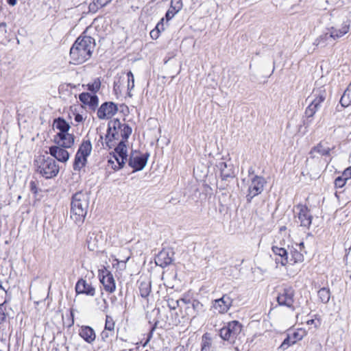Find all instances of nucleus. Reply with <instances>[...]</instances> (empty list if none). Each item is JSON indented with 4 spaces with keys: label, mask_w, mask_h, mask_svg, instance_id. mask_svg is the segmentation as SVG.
I'll return each instance as SVG.
<instances>
[{
    "label": "nucleus",
    "mask_w": 351,
    "mask_h": 351,
    "mask_svg": "<svg viewBox=\"0 0 351 351\" xmlns=\"http://www.w3.org/2000/svg\"><path fill=\"white\" fill-rule=\"evenodd\" d=\"M132 134V128L120 120L114 119L110 120L108 124L107 133L106 134V143L108 148L111 149L115 146L117 141L120 138L128 140Z\"/></svg>",
    "instance_id": "obj_1"
},
{
    "label": "nucleus",
    "mask_w": 351,
    "mask_h": 351,
    "mask_svg": "<svg viewBox=\"0 0 351 351\" xmlns=\"http://www.w3.org/2000/svg\"><path fill=\"white\" fill-rule=\"evenodd\" d=\"M88 193L77 192L73 195L71 204V218L77 225L82 224L87 214Z\"/></svg>",
    "instance_id": "obj_2"
},
{
    "label": "nucleus",
    "mask_w": 351,
    "mask_h": 351,
    "mask_svg": "<svg viewBox=\"0 0 351 351\" xmlns=\"http://www.w3.org/2000/svg\"><path fill=\"white\" fill-rule=\"evenodd\" d=\"M36 173L45 179H51L57 176L60 167L56 160L50 156L41 155L34 160Z\"/></svg>",
    "instance_id": "obj_3"
},
{
    "label": "nucleus",
    "mask_w": 351,
    "mask_h": 351,
    "mask_svg": "<svg viewBox=\"0 0 351 351\" xmlns=\"http://www.w3.org/2000/svg\"><path fill=\"white\" fill-rule=\"evenodd\" d=\"M88 27L82 34L77 38L70 49V56L74 64H80L84 62L88 56V40L86 34Z\"/></svg>",
    "instance_id": "obj_4"
},
{
    "label": "nucleus",
    "mask_w": 351,
    "mask_h": 351,
    "mask_svg": "<svg viewBox=\"0 0 351 351\" xmlns=\"http://www.w3.org/2000/svg\"><path fill=\"white\" fill-rule=\"evenodd\" d=\"M127 141L121 139L117 141L114 152H113L112 156L108 160V163L111 165V167L114 170L121 169L125 163L128 157L125 145Z\"/></svg>",
    "instance_id": "obj_5"
},
{
    "label": "nucleus",
    "mask_w": 351,
    "mask_h": 351,
    "mask_svg": "<svg viewBox=\"0 0 351 351\" xmlns=\"http://www.w3.org/2000/svg\"><path fill=\"white\" fill-rule=\"evenodd\" d=\"M242 330V325L238 321H232L219 330V335L224 341L234 343Z\"/></svg>",
    "instance_id": "obj_6"
},
{
    "label": "nucleus",
    "mask_w": 351,
    "mask_h": 351,
    "mask_svg": "<svg viewBox=\"0 0 351 351\" xmlns=\"http://www.w3.org/2000/svg\"><path fill=\"white\" fill-rule=\"evenodd\" d=\"M88 157V140H84L80 148L78 149L73 162V170L80 173L82 171L85 173V166Z\"/></svg>",
    "instance_id": "obj_7"
},
{
    "label": "nucleus",
    "mask_w": 351,
    "mask_h": 351,
    "mask_svg": "<svg viewBox=\"0 0 351 351\" xmlns=\"http://www.w3.org/2000/svg\"><path fill=\"white\" fill-rule=\"evenodd\" d=\"M266 183L265 179L262 176H254L251 179V182L248 186L247 193L246 195L247 203H250L254 197L263 191Z\"/></svg>",
    "instance_id": "obj_8"
},
{
    "label": "nucleus",
    "mask_w": 351,
    "mask_h": 351,
    "mask_svg": "<svg viewBox=\"0 0 351 351\" xmlns=\"http://www.w3.org/2000/svg\"><path fill=\"white\" fill-rule=\"evenodd\" d=\"M295 291L290 286L282 288L277 296V302L280 306H284L292 311L295 310L293 306Z\"/></svg>",
    "instance_id": "obj_9"
},
{
    "label": "nucleus",
    "mask_w": 351,
    "mask_h": 351,
    "mask_svg": "<svg viewBox=\"0 0 351 351\" xmlns=\"http://www.w3.org/2000/svg\"><path fill=\"white\" fill-rule=\"evenodd\" d=\"M149 156V153L141 154L136 151L132 152L129 158L128 165L134 169V171H141L147 165Z\"/></svg>",
    "instance_id": "obj_10"
},
{
    "label": "nucleus",
    "mask_w": 351,
    "mask_h": 351,
    "mask_svg": "<svg viewBox=\"0 0 351 351\" xmlns=\"http://www.w3.org/2000/svg\"><path fill=\"white\" fill-rule=\"evenodd\" d=\"M99 280L102 283L104 289L109 292L112 293L115 291L116 285L113 275L107 269L104 268L99 270Z\"/></svg>",
    "instance_id": "obj_11"
},
{
    "label": "nucleus",
    "mask_w": 351,
    "mask_h": 351,
    "mask_svg": "<svg viewBox=\"0 0 351 351\" xmlns=\"http://www.w3.org/2000/svg\"><path fill=\"white\" fill-rule=\"evenodd\" d=\"M351 21L347 19L344 21L340 27L338 25L332 26L330 27H327L326 30L330 33V36L335 41L337 39L341 38L345 34H346L350 28Z\"/></svg>",
    "instance_id": "obj_12"
},
{
    "label": "nucleus",
    "mask_w": 351,
    "mask_h": 351,
    "mask_svg": "<svg viewBox=\"0 0 351 351\" xmlns=\"http://www.w3.org/2000/svg\"><path fill=\"white\" fill-rule=\"evenodd\" d=\"M335 149V147H330L328 143L320 141L317 145L313 147L309 152V156L311 158H318L321 156H330V152Z\"/></svg>",
    "instance_id": "obj_13"
},
{
    "label": "nucleus",
    "mask_w": 351,
    "mask_h": 351,
    "mask_svg": "<svg viewBox=\"0 0 351 351\" xmlns=\"http://www.w3.org/2000/svg\"><path fill=\"white\" fill-rule=\"evenodd\" d=\"M118 110L117 106L113 102H105L97 110V117L99 119H110L114 116Z\"/></svg>",
    "instance_id": "obj_14"
},
{
    "label": "nucleus",
    "mask_w": 351,
    "mask_h": 351,
    "mask_svg": "<svg viewBox=\"0 0 351 351\" xmlns=\"http://www.w3.org/2000/svg\"><path fill=\"white\" fill-rule=\"evenodd\" d=\"M54 143L56 146L62 147L64 148H70L74 143V136L69 132L64 133H57L53 138Z\"/></svg>",
    "instance_id": "obj_15"
},
{
    "label": "nucleus",
    "mask_w": 351,
    "mask_h": 351,
    "mask_svg": "<svg viewBox=\"0 0 351 351\" xmlns=\"http://www.w3.org/2000/svg\"><path fill=\"white\" fill-rule=\"evenodd\" d=\"M232 299L228 295H223L221 298L214 300L213 307L219 313H225L230 308Z\"/></svg>",
    "instance_id": "obj_16"
},
{
    "label": "nucleus",
    "mask_w": 351,
    "mask_h": 351,
    "mask_svg": "<svg viewBox=\"0 0 351 351\" xmlns=\"http://www.w3.org/2000/svg\"><path fill=\"white\" fill-rule=\"evenodd\" d=\"M297 208L299 209L298 220L300 226L308 228L312 223L313 217L310 210L305 205L299 204Z\"/></svg>",
    "instance_id": "obj_17"
},
{
    "label": "nucleus",
    "mask_w": 351,
    "mask_h": 351,
    "mask_svg": "<svg viewBox=\"0 0 351 351\" xmlns=\"http://www.w3.org/2000/svg\"><path fill=\"white\" fill-rule=\"evenodd\" d=\"M216 167L219 170L223 180H227L228 178H232L235 176L233 165L231 163L228 164L226 162L219 161Z\"/></svg>",
    "instance_id": "obj_18"
},
{
    "label": "nucleus",
    "mask_w": 351,
    "mask_h": 351,
    "mask_svg": "<svg viewBox=\"0 0 351 351\" xmlns=\"http://www.w3.org/2000/svg\"><path fill=\"white\" fill-rule=\"evenodd\" d=\"M271 250L275 255V262L277 265L285 266L289 263L288 252L285 248L273 246Z\"/></svg>",
    "instance_id": "obj_19"
},
{
    "label": "nucleus",
    "mask_w": 351,
    "mask_h": 351,
    "mask_svg": "<svg viewBox=\"0 0 351 351\" xmlns=\"http://www.w3.org/2000/svg\"><path fill=\"white\" fill-rule=\"evenodd\" d=\"M50 155L60 162H65L69 158V154L65 148L59 146L49 147Z\"/></svg>",
    "instance_id": "obj_20"
},
{
    "label": "nucleus",
    "mask_w": 351,
    "mask_h": 351,
    "mask_svg": "<svg viewBox=\"0 0 351 351\" xmlns=\"http://www.w3.org/2000/svg\"><path fill=\"white\" fill-rule=\"evenodd\" d=\"M320 107L321 106L317 102L312 100L310 101L304 112L306 119L303 121V124L306 128H308L311 124L314 114L320 108Z\"/></svg>",
    "instance_id": "obj_21"
},
{
    "label": "nucleus",
    "mask_w": 351,
    "mask_h": 351,
    "mask_svg": "<svg viewBox=\"0 0 351 351\" xmlns=\"http://www.w3.org/2000/svg\"><path fill=\"white\" fill-rule=\"evenodd\" d=\"M201 311H203V304L197 300H192L191 304L185 308V316L193 319L196 317Z\"/></svg>",
    "instance_id": "obj_22"
},
{
    "label": "nucleus",
    "mask_w": 351,
    "mask_h": 351,
    "mask_svg": "<svg viewBox=\"0 0 351 351\" xmlns=\"http://www.w3.org/2000/svg\"><path fill=\"white\" fill-rule=\"evenodd\" d=\"M172 261V256L166 250L160 251L156 258V264L162 268L171 264Z\"/></svg>",
    "instance_id": "obj_23"
},
{
    "label": "nucleus",
    "mask_w": 351,
    "mask_h": 351,
    "mask_svg": "<svg viewBox=\"0 0 351 351\" xmlns=\"http://www.w3.org/2000/svg\"><path fill=\"white\" fill-rule=\"evenodd\" d=\"M335 40L330 36V33L326 29L323 34L319 36L314 41L313 45L317 47H325L328 45H330Z\"/></svg>",
    "instance_id": "obj_24"
},
{
    "label": "nucleus",
    "mask_w": 351,
    "mask_h": 351,
    "mask_svg": "<svg viewBox=\"0 0 351 351\" xmlns=\"http://www.w3.org/2000/svg\"><path fill=\"white\" fill-rule=\"evenodd\" d=\"M302 0H284L283 5L286 7V12L290 14L299 12L301 10Z\"/></svg>",
    "instance_id": "obj_25"
},
{
    "label": "nucleus",
    "mask_w": 351,
    "mask_h": 351,
    "mask_svg": "<svg viewBox=\"0 0 351 351\" xmlns=\"http://www.w3.org/2000/svg\"><path fill=\"white\" fill-rule=\"evenodd\" d=\"M313 99L312 101L317 102L321 106V104L324 102L327 96L326 88L325 86L316 87L313 89L312 93Z\"/></svg>",
    "instance_id": "obj_26"
},
{
    "label": "nucleus",
    "mask_w": 351,
    "mask_h": 351,
    "mask_svg": "<svg viewBox=\"0 0 351 351\" xmlns=\"http://www.w3.org/2000/svg\"><path fill=\"white\" fill-rule=\"evenodd\" d=\"M138 289L141 296L143 298H147L152 291L151 281L149 280H140Z\"/></svg>",
    "instance_id": "obj_27"
},
{
    "label": "nucleus",
    "mask_w": 351,
    "mask_h": 351,
    "mask_svg": "<svg viewBox=\"0 0 351 351\" xmlns=\"http://www.w3.org/2000/svg\"><path fill=\"white\" fill-rule=\"evenodd\" d=\"M53 129H56L59 130L58 133H64L69 132L70 129L69 124L63 119V118H58L53 121Z\"/></svg>",
    "instance_id": "obj_28"
},
{
    "label": "nucleus",
    "mask_w": 351,
    "mask_h": 351,
    "mask_svg": "<svg viewBox=\"0 0 351 351\" xmlns=\"http://www.w3.org/2000/svg\"><path fill=\"white\" fill-rule=\"evenodd\" d=\"M112 0H93L89 3V12L95 13L99 8L110 3Z\"/></svg>",
    "instance_id": "obj_29"
},
{
    "label": "nucleus",
    "mask_w": 351,
    "mask_h": 351,
    "mask_svg": "<svg viewBox=\"0 0 351 351\" xmlns=\"http://www.w3.org/2000/svg\"><path fill=\"white\" fill-rule=\"evenodd\" d=\"M340 103L343 107H347L351 105V82L341 97Z\"/></svg>",
    "instance_id": "obj_30"
},
{
    "label": "nucleus",
    "mask_w": 351,
    "mask_h": 351,
    "mask_svg": "<svg viewBox=\"0 0 351 351\" xmlns=\"http://www.w3.org/2000/svg\"><path fill=\"white\" fill-rule=\"evenodd\" d=\"M317 294H318L319 299L320 300V301L322 303L326 304L329 302L330 298V291L328 288H326V287L321 288L318 291Z\"/></svg>",
    "instance_id": "obj_31"
},
{
    "label": "nucleus",
    "mask_w": 351,
    "mask_h": 351,
    "mask_svg": "<svg viewBox=\"0 0 351 351\" xmlns=\"http://www.w3.org/2000/svg\"><path fill=\"white\" fill-rule=\"evenodd\" d=\"M290 253L291 255L290 261L293 262L291 264L302 263L304 261L303 254L298 249H291Z\"/></svg>",
    "instance_id": "obj_32"
},
{
    "label": "nucleus",
    "mask_w": 351,
    "mask_h": 351,
    "mask_svg": "<svg viewBox=\"0 0 351 351\" xmlns=\"http://www.w3.org/2000/svg\"><path fill=\"white\" fill-rule=\"evenodd\" d=\"M75 291L77 294L86 293L88 294V285L86 281L83 278L80 279L75 285Z\"/></svg>",
    "instance_id": "obj_33"
},
{
    "label": "nucleus",
    "mask_w": 351,
    "mask_h": 351,
    "mask_svg": "<svg viewBox=\"0 0 351 351\" xmlns=\"http://www.w3.org/2000/svg\"><path fill=\"white\" fill-rule=\"evenodd\" d=\"M296 343L295 339H293L289 335H287V337L284 339L281 345L278 347V350L280 351H284L287 350L290 346L293 345Z\"/></svg>",
    "instance_id": "obj_34"
},
{
    "label": "nucleus",
    "mask_w": 351,
    "mask_h": 351,
    "mask_svg": "<svg viewBox=\"0 0 351 351\" xmlns=\"http://www.w3.org/2000/svg\"><path fill=\"white\" fill-rule=\"evenodd\" d=\"M98 104H99V99H98V97L95 95V93H93V95H92L89 93V102H88L89 110H92L95 111L96 108L98 106Z\"/></svg>",
    "instance_id": "obj_35"
},
{
    "label": "nucleus",
    "mask_w": 351,
    "mask_h": 351,
    "mask_svg": "<svg viewBox=\"0 0 351 351\" xmlns=\"http://www.w3.org/2000/svg\"><path fill=\"white\" fill-rule=\"evenodd\" d=\"M104 329H106V330L111 331V332H114V322L113 320V318L110 315L106 316Z\"/></svg>",
    "instance_id": "obj_36"
},
{
    "label": "nucleus",
    "mask_w": 351,
    "mask_h": 351,
    "mask_svg": "<svg viewBox=\"0 0 351 351\" xmlns=\"http://www.w3.org/2000/svg\"><path fill=\"white\" fill-rule=\"evenodd\" d=\"M101 86V82L99 78H97L94 80L92 84H89V92H92L93 93H95L98 91Z\"/></svg>",
    "instance_id": "obj_37"
},
{
    "label": "nucleus",
    "mask_w": 351,
    "mask_h": 351,
    "mask_svg": "<svg viewBox=\"0 0 351 351\" xmlns=\"http://www.w3.org/2000/svg\"><path fill=\"white\" fill-rule=\"evenodd\" d=\"M8 302L6 299L3 300L2 302H0V324L5 321L6 315L5 313V308L4 304Z\"/></svg>",
    "instance_id": "obj_38"
},
{
    "label": "nucleus",
    "mask_w": 351,
    "mask_h": 351,
    "mask_svg": "<svg viewBox=\"0 0 351 351\" xmlns=\"http://www.w3.org/2000/svg\"><path fill=\"white\" fill-rule=\"evenodd\" d=\"M158 323V321H156L154 323V326H152L149 333L147 334V337L144 343H142V341L141 342V343L143 345V347H145L147 345V343L149 342L151 339L152 338L154 331L155 330Z\"/></svg>",
    "instance_id": "obj_39"
},
{
    "label": "nucleus",
    "mask_w": 351,
    "mask_h": 351,
    "mask_svg": "<svg viewBox=\"0 0 351 351\" xmlns=\"http://www.w3.org/2000/svg\"><path fill=\"white\" fill-rule=\"evenodd\" d=\"M347 179L342 175L341 176H338L335 180V186L336 188H342L345 186Z\"/></svg>",
    "instance_id": "obj_40"
},
{
    "label": "nucleus",
    "mask_w": 351,
    "mask_h": 351,
    "mask_svg": "<svg viewBox=\"0 0 351 351\" xmlns=\"http://www.w3.org/2000/svg\"><path fill=\"white\" fill-rule=\"evenodd\" d=\"M180 323H181V321L180 319L178 313L177 312L172 313L169 324L173 326H178Z\"/></svg>",
    "instance_id": "obj_41"
},
{
    "label": "nucleus",
    "mask_w": 351,
    "mask_h": 351,
    "mask_svg": "<svg viewBox=\"0 0 351 351\" xmlns=\"http://www.w3.org/2000/svg\"><path fill=\"white\" fill-rule=\"evenodd\" d=\"M180 300L169 298L167 300V306L171 310H176L179 306Z\"/></svg>",
    "instance_id": "obj_42"
},
{
    "label": "nucleus",
    "mask_w": 351,
    "mask_h": 351,
    "mask_svg": "<svg viewBox=\"0 0 351 351\" xmlns=\"http://www.w3.org/2000/svg\"><path fill=\"white\" fill-rule=\"evenodd\" d=\"M127 75H128V88L129 90H132L134 87V75L132 73V71H129V72H128Z\"/></svg>",
    "instance_id": "obj_43"
},
{
    "label": "nucleus",
    "mask_w": 351,
    "mask_h": 351,
    "mask_svg": "<svg viewBox=\"0 0 351 351\" xmlns=\"http://www.w3.org/2000/svg\"><path fill=\"white\" fill-rule=\"evenodd\" d=\"M178 12L175 10V8H172L171 6H170L169 9L167 10L165 14L167 21L171 20Z\"/></svg>",
    "instance_id": "obj_44"
},
{
    "label": "nucleus",
    "mask_w": 351,
    "mask_h": 351,
    "mask_svg": "<svg viewBox=\"0 0 351 351\" xmlns=\"http://www.w3.org/2000/svg\"><path fill=\"white\" fill-rule=\"evenodd\" d=\"M171 6L175 8V10L179 12L182 8V3L181 0H171Z\"/></svg>",
    "instance_id": "obj_45"
},
{
    "label": "nucleus",
    "mask_w": 351,
    "mask_h": 351,
    "mask_svg": "<svg viewBox=\"0 0 351 351\" xmlns=\"http://www.w3.org/2000/svg\"><path fill=\"white\" fill-rule=\"evenodd\" d=\"M149 34L152 39H157L160 36V30H158V26H156L155 28L150 32Z\"/></svg>",
    "instance_id": "obj_46"
},
{
    "label": "nucleus",
    "mask_w": 351,
    "mask_h": 351,
    "mask_svg": "<svg viewBox=\"0 0 351 351\" xmlns=\"http://www.w3.org/2000/svg\"><path fill=\"white\" fill-rule=\"evenodd\" d=\"M114 335V332H111V331L106 330L104 329L101 333V338L104 341H106V339Z\"/></svg>",
    "instance_id": "obj_47"
},
{
    "label": "nucleus",
    "mask_w": 351,
    "mask_h": 351,
    "mask_svg": "<svg viewBox=\"0 0 351 351\" xmlns=\"http://www.w3.org/2000/svg\"><path fill=\"white\" fill-rule=\"evenodd\" d=\"M80 335L88 342V326H83L80 332Z\"/></svg>",
    "instance_id": "obj_48"
},
{
    "label": "nucleus",
    "mask_w": 351,
    "mask_h": 351,
    "mask_svg": "<svg viewBox=\"0 0 351 351\" xmlns=\"http://www.w3.org/2000/svg\"><path fill=\"white\" fill-rule=\"evenodd\" d=\"M79 99L84 106L88 105V93H81L79 96Z\"/></svg>",
    "instance_id": "obj_49"
},
{
    "label": "nucleus",
    "mask_w": 351,
    "mask_h": 351,
    "mask_svg": "<svg viewBox=\"0 0 351 351\" xmlns=\"http://www.w3.org/2000/svg\"><path fill=\"white\" fill-rule=\"evenodd\" d=\"M29 187H30V191L34 195H37V193H38V187H37V184H36V182L31 181L30 183H29Z\"/></svg>",
    "instance_id": "obj_50"
},
{
    "label": "nucleus",
    "mask_w": 351,
    "mask_h": 351,
    "mask_svg": "<svg viewBox=\"0 0 351 351\" xmlns=\"http://www.w3.org/2000/svg\"><path fill=\"white\" fill-rule=\"evenodd\" d=\"M347 180L351 179V166L346 168L342 174Z\"/></svg>",
    "instance_id": "obj_51"
},
{
    "label": "nucleus",
    "mask_w": 351,
    "mask_h": 351,
    "mask_svg": "<svg viewBox=\"0 0 351 351\" xmlns=\"http://www.w3.org/2000/svg\"><path fill=\"white\" fill-rule=\"evenodd\" d=\"M96 335L94 330L89 326V343L95 339Z\"/></svg>",
    "instance_id": "obj_52"
},
{
    "label": "nucleus",
    "mask_w": 351,
    "mask_h": 351,
    "mask_svg": "<svg viewBox=\"0 0 351 351\" xmlns=\"http://www.w3.org/2000/svg\"><path fill=\"white\" fill-rule=\"evenodd\" d=\"M179 300H180V302H183L184 304H186V306H189V305H190V304H191V301H192V300H190V299L186 298H185V297L182 298H181V299H180Z\"/></svg>",
    "instance_id": "obj_53"
},
{
    "label": "nucleus",
    "mask_w": 351,
    "mask_h": 351,
    "mask_svg": "<svg viewBox=\"0 0 351 351\" xmlns=\"http://www.w3.org/2000/svg\"><path fill=\"white\" fill-rule=\"evenodd\" d=\"M163 21H164V18L161 19L160 21L158 22L156 25V26H158V30H160V33L162 32V31H164L165 28H164V24H163Z\"/></svg>",
    "instance_id": "obj_54"
},
{
    "label": "nucleus",
    "mask_w": 351,
    "mask_h": 351,
    "mask_svg": "<svg viewBox=\"0 0 351 351\" xmlns=\"http://www.w3.org/2000/svg\"><path fill=\"white\" fill-rule=\"evenodd\" d=\"M0 295L2 298H4L7 295V291L1 285H0Z\"/></svg>",
    "instance_id": "obj_55"
},
{
    "label": "nucleus",
    "mask_w": 351,
    "mask_h": 351,
    "mask_svg": "<svg viewBox=\"0 0 351 351\" xmlns=\"http://www.w3.org/2000/svg\"><path fill=\"white\" fill-rule=\"evenodd\" d=\"M74 119L76 122L80 123L83 121V117L80 114L77 113L75 114Z\"/></svg>",
    "instance_id": "obj_56"
},
{
    "label": "nucleus",
    "mask_w": 351,
    "mask_h": 351,
    "mask_svg": "<svg viewBox=\"0 0 351 351\" xmlns=\"http://www.w3.org/2000/svg\"><path fill=\"white\" fill-rule=\"evenodd\" d=\"M210 343L208 342H204L202 346V351H207L209 349Z\"/></svg>",
    "instance_id": "obj_57"
},
{
    "label": "nucleus",
    "mask_w": 351,
    "mask_h": 351,
    "mask_svg": "<svg viewBox=\"0 0 351 351\" xmlns=\"http://www.w3.org/2000/svg\"><path fill=\"white\" fill-rule=\"evenodd\" d=\"M128 259H129V258H128L124 261H119L118 259H115V261H117V265H119L120 263H121V266L123 267V269H125V263L128 261Z\"/></svg>",
    "instance_id": "obj_58"
},
{
    "label": "nucleus",
    "mask_w": 351,
    "mask_h": 351,
    "mask_svg": "<svg viewBox=\"0 0 351 351\" xmlns=\"http://www.w3.org/2000/svg\"><path fill=\"white\" fill-rule=\"evenodd\" d=\"M7 3L10 6H14L16 4V3H17V0H7Z\"/></svg>",
    "instance_id": "obj_59"
},
{
    "label": "nucleus",
    "mask_w": 351,
    "mask_h": 351,
    "mask_svg": "<svg viewBox=\"0 0 351 351\" xmlns=\"http://www.w3.org/2000/svg\"><path fill=\"white\" fill-rule=\"evenodd\" d=\"M95 292V288L89 285V295H94Z\"/></svg>",
    "instance_id": "obj_60"
},
{
    "label": "nucleus",
    "mask_w": 351,
    "mask_h": 351,
    "mask_svg": "<svg viewBox=\"0 0 351 351\" xmlns=\"http://www.w3.org/2000/svg\"><path fill=\"white\" fill-rule=\"evenodd\" d=\"M306 324L308 325H312V324H315V320L311 319H308L306 321Z\"/></svg>",
    "instance_id": "obj_61"
},
{
    "label": "nucleus",
    "mask_w": 351,
    "mask_h": 351,
    "mask_svg": "<svg viewBox=\"0 0 351 351\" xmlns=\"http://www.w3.org/2000/svg\"><path fill=\"white\" fill-rule=\"evenodd\" d=\"M298 332H294L293 333V339H295L297 341V339H300L301 338H298Z\"/></svg>",
    "instance_id": "obj_62"
},
{
    "label": "nucleus",
    "mask_w": 351,
    "mask_h": 351,
    "mask_svg": "<svg viewBox=\"0 0 351 351\" xmlns=\"http://www.w3.org/2000/svg\"><path fill=\"white\" fill-rule=\"evenodd\" d=\"M298 246L300 249V251H302V248L304 247V243L301 242L299 245H298Z\"/></svg>",
    "instance_id": "obj_63"
},
{
    "label": "nucleus",
    "mask_w": 351,
    "mask_h": 351,
    "mask_svg": "<svg viewBox=\"0 0 351 351\" xmlns=\"http://www.w3.org/2000/svg\"><path fill=\"white\" fill-rule=\"evenodd\" d=\"M254 172V169L252 167L250 168L248 170L249 174H253Z\"/></svg>",
    "instance_id": "obj_64"
}]
</instances>
